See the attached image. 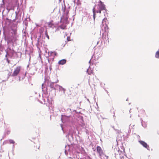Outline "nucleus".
<instances>
[{"label":"nucleus","mask_w":159,"mask_h":159,"mask_svg":"<svg viewBox=\"0 0 159 159\" xmlns=\"http://www.w3.org/2000/svg\"><path fill=\"white\" fill-rule=\"evenodd\" d=\"M58 81L57 80V81L55 82H52L51 81H48V86L47 87H49L52 89L51 91L49 93V94L48 95V92L46 91L45 92H44L43 93L45 94H46V96L48 98H50L51 99L55 97L56 95V90L57 89V87L59 85L57 84L56 83Z\"/></svg>","instance_id":"f257e3e1"},{"label":"nucleus","mask_w":159,"mask_h":159,"mask_svg":"<svg viewBox=\"0 0 159 159\" xmlns=\"http://www.w3.org/2000/svg\"><path fill=\"white\" fill-rule=\"evenodd\" d=\"M11 33L12 34L11 36L8 35H5L4 33H3L4 39L7 41V43L16 41V38L18 37L16 29L11 28Z\"/></svg>","instance_id":"f03ea898"},{"label":"nucleus","mask_w":159,"mask_h":159,"mask_svg":"<svg viewBox=\"0 0 159 159\" xmlns=\"http://www.w3.org/2000/svg\"><path fill=\"white\" fill-rule=\"evenodd\" d=\"M97 6H95L93 9V20L94 21L95 20L96 17V13H101L102 10H104L105 11H104V13L107 11V10L105 7V5L101 1H99V3L98 5L97 8L96 9V7Z\"/></svg>","instance_id":"7ed1b4c3"},{"label":"nucleus","mask_w":159,"mask_h":159,"mask_svg":"<svg viewBox=\"0 0 159 159\" xmlns=\"http://www.w3.org/2000/svg\"><path fill=\"white\" fill-rule=\"evenodd\" d=\"M62 10L63 12V15L62 17L61 18V21L63 19L64 21L65 22H67L68 19L69 18L68 14L69 12V8H67L65 5L64 6L62 5ZM61 22V21H60Z\"/></svg>","instance_id":"20e7f679"},{"label":"nucleus","mask_w":159,"mask_h":159,"mask_svg":"<svg viewBox=\"0 0 159 159\" xmlns=\"http://www.w3.org/2000/svg\"><path fill=\"white\" fill-rule=\"evenodd\" d=\"M7 54L6 55V57L7 56L10 57L11 58L13 57V55L15 51L13 49H11V48H9L8 49L7 51H6Z\"/></svg>","instance_id":"39448f33"},{"label":"nucleus","mask_w":159,"mask_h":159,"mask_svg":"<svg viewBox=\"0 0 159 159\" xmlns=\"http://www.w3.org/2000/svg\"><path fill=\"white\" fill-rule=\"evenodd\" d=\"M21 67L20 66H17L13 72L11 74V76L14 77L17 75L20 72Z\"/></svg>","instance_id":"423d86ee"},{"label":"nucleus","mask_w":159,"mask_h":159,"mask_svg":"<svg viewBox=\"0 0 159 159\" xmlns=\"http://www.w3.org/2000/svg\"><path fill=\"white\" fill-rule=\"evenodd\" d=\"M139 142L144 148L147 149L148 150H150L149 145L144 141L140 140L139 141Z\"/></svg>","instance_id":"0eeeda50"},{"label":"nucleus","mask_w":159,"mask_h":159,"mask_svg":"<svg viewBox=\"0 0 159 159\" xmlns=\"http://www.w3.org/2000/svg\"><path fill=\"white\" fill-rule=\"evenodd\" d=\"M22 53L20 52H15L13 55V57H12V59H17L19 57H20L21 56Z\"/></svg>","instance_id":"6e6552de"},{"label":"nucleus","mask_w":159,"mask_h":159,"mask_svg":"<svg viewBox=\"0 0 159 159\" xmlns=\"http://www.w3.org/2000/svg\"><path fill=\"white\" fill-rule=\"evenodd\" d=\"M57 90H59L60 91L63 92V93L64 94L65 92L66 89L63 88L62 86L60 85L57 86Z\"/></svg>","instance_id":"1a4fd4ad"},{"label":"nucleus","mask_w":159,"mask_h":159,"mask_svg":"<svg viewBox=\"0 0 159 159\" xmlns=\"http://www.w3.org/2000/svg\"><path fill=\"white\" fill-rule=\"evenodd\" d=\"M97 150L98 153L100 155H101L102 154V150L101 148L99 146H98L97 147Z\"/></svg>","instance_id":"9d476101"},{"label":"nucleus","mask_w":159,"mask_h":159,"mask_svg":"<svg viewBox=\"0 0 159 159\" xmlns=\"http://www.w3.org/2000/svg\"><path fill=\"white\" fill-rule=\"evenodd\" d=\"M71 116L70 115H68V116H67V115H61V120H62V121L63 122H65V121L64 120L66 119V118H69V117H70V116Z\"/></svg>","instance_id":"9b49d317"},{"label":"nucleus","mask_w":159,"mask_h":159,"mask_svg":"<svg viewBox=\"0 0 159 159\" xmlns=\"http://www.w3.org/2000/svg\"><path fill=\"white\" fill-rule=\"evenodd\" d=\"M66 62V60L65 59H63L60 60L58 62V64L59 65H63L65 64Z\"/></svg>","instance_id":"f8f14e48"},{"label":"nucleus","mask_w":159,"mask_h":159,"mask_svg":"<svg viewBox=\"0 0 159 159\" xmlns=\"http://www.w3.org/2000/svg\"><path fill=\"white\" fill-rule=\"evenodd\" d=\"M26 74H25L21 75L20 73L19 74V75L18 76L19 77V81H20L21 80H23L24 79L25 76H26Z\"/></svg>","instance_id":"ddd939ff"},{"label":"nucleus","mask_w":159,"mask_h":159,"mask_svg":"<svg viewBox=\"0 0 159 159\" xmlns=\"http://www.w3.org/2000/svg\"><path fill=\"white\" fill-rule=\"evenodd\" d=\"M66 28V25H64V24H62L60 25L58 27V29L59 28L62 29V30L65 29Z\"/></svg>","instance_id":"4468645a"},{"label":"nucleus","mask_w":159,"mask_h":159,"mask_svg":"<svg viewBox=\"0 0 159 159\" xmlns=\"http://www.w3.org/2000/svg\"><path fill=\"white\" fill-rule=\"evenodd\" d=\"M102 39L104 40V41L105 43H106V42L107 41V40H108V39H106V33H103L102 34Z\"/></svg>","instance_id":"2eb2a0df"},{"label":"nucleus","mask_w":159,"mask_h":159,"mask_svg":"<svg viewBox=\"0 0 159 159\" xmlns=\"http://www.w3.org/2000/svg\"><path fill=\"white\" fill-rule=\"evenodd\" d=\"M65 154L67 155V151L68 150H69V148H70L69 145H66L65 146Z\"/></svg>","instance_id":"dca6fc26"},{"label":"nucleus","mask_w":159,"mask_h":159,"mask_svg":"<svg viewBox=\"0 0 159 159\" xmlns=\"http://www.w3.org/2000/svg\"><path fill=\"white\" fill-rule=\"evenodd\" d=\"M80 159H92L89 156L87 155L84 156L82 158H80Z\"/></svg>","instance_id":"f3484780"},{"label":"nucleus","mask_w":159,"mask_h":159,"mask_svg":"<svg viewBox=\"0 0 159 159\" xmlns=\"http://www.w3.org/2000/svg\"><path fill=\"white\" fill-rule=\"evenodd\" d=\"M155 57L157 58H159V50L156 52L155 53Z\"/></svg>","instance_id":"a211bd4d"},{"label":"nucleus","mask_w":159,"mask_h":159,"mask_svg":"<svg viewBox=\"0 0 159 159\" xmlns=\"http://www.w3.org/2000/svg\"><path fill=\"white\" fill-rule=\"evenodd\" d=\"M141 124L145 128L146 126L147 125L146 124H145L144 122V124H143V122L142 119H141Z\"/></svg>","instance_id":"6ab92c4d"},{"label":"nucleus","mask_w":159,"mask_h":159,"mask_svg":"<svg viewBox=\"0 0 159 159\" xmlns=\"http://www.w3.org/2000/svg\"><path fill=\"white\" fill-rule=\"evenodd\" d=\"M45 34L46 37L48 38V39H49V35L48 34V32L47 30H46L45 31Z\"/></svg>","instance_id":"aec40b11"},{"label":"nucleus","mask_w":159,"mask_h":159,"mask_svg":"<svg viewBox=\"0 0 159 159\" xmlns=\"http://www.w3.org/2000/svg\"><path fill=\"white\" fill-rule=\"evenodd\" d=\"M8 141L10 143V144H14L15 143V142L13 140H12L11 139H10Z\"/></svg>","instance_id":"412c9836"},{"label":"nucleus","mask_w":159,"mask_h":159,"mask_svg":"<svg viewBox=\"0 0 159 159\" xmlns=\"http://www.w3.org/2000/svg\"><path fill=\"white\" fill-rule=\"evenodd\" d=\"M107 20V19L106 18H104L102 21V24L104 25V24H106V23H105L106 22Z\"/></svg>","instance_id":"4be33fe9"},{"label":"nucleus","mask_w":159,"mask_h":159,"mask_svg":"<svg viewBox=\"0 0 159 159\" xmlns=\"http://www.w3.org/2000/svg\"><path fill=\"white\" fill-rule=\"evenodd\" d=\"M68 137L69 139L70 138H71L72 139H73V135L72 134H69L68 135Z\"/></svg>","instance_id":"5701e85b"},{"label":"nucleus","mask_w":159,"mask_h":159,"mask_svg":"<svg viewBox=\"0 0 159 159\" xmlns=\"http://www.w3.org/2000/svg\"><path fill=\"white\" fill-rule=\"evenodd\" d=\"M5 132L7 134H9L10 133V130L8 129L6 130Z\"/></svg>","instance_id":"b1692460"},{"label":"nucleus","mask_w":159,"mask_h":159,"mask_svg":"<svg viewBox=\"0 0 159 159\" xmlns=\"http://www.w3.org/2000/svg\"><path fill=\"white\" fill-rule=\"evenodd\" d=\"M46 58H47V59H48V62L51 64L52 63V62H51V60L50 59H49L47 57H46Z\"/></svg>","instance_id":"393cba45"},{"label":"nucleus","mask_w":159,"mask_h":159,"mask_svg":"<svg viewBox=\"0 0 159 159\" xmlns=\"http://www.w3.org/2000/svg\"><path fill=\"white\" fill-rule=\"evenodd\" d=\"M116 131V133L119 134H120L121 133L120 130H118V129H116V130H115Z\"/></svg>","instance_id":"a878e982"},{"label":"nucleus","mask_w":159,"mask_h":159,"mask_svg":"<svg viewBox=\"0 0 159 159\" xmlns=\"http://www.w3.org/2000/svg\"><path fill=\"white\" fill-rule=\"evenodd\" d=\"M41 37V35L39 36V37L38 39V40H37V43L36 44V45H38V44H39V39Z\"/></svg>","instance_id":"bb28decb"},{"label":"nucleus","mask_w":159,"mask_h":159,"mask_svg":"<svg viewBox=\"0 0 159 159\" xmlns=\"http://www.w3.org/2000/svg\"><path fill=\"white\" fill-rule=\"evenodd\" d=\"M6 58H5V59H6L7 62H8V63H10V60L8 59V58H7V57H6Z\"/></svg>","instance_id":"cd10ccee"},{"label":"nucleus","mask_w":159,"mask_h":159,"mask_svg":"<svg viewBox=\"0 0 159 159\" xmlns=\"http://www.w3.org/2000/svg\"><path fill=\"white\" fill-rule=\"evenodd\" d=\"M15 13L16 14V19H18L19 17V16H17V12L16 11Z\"/></svg>","instance_id":"c85d7f7f"},{"label":"nucleus","mask_w":159,"mask_h":159,"mask_svg":"<svg viewBox=\"0 0 159 159\" xmlns=\"http://www.w3.org/2000/svg\"><path fill=\"white\" fill-rule=\"evenodd\" d=\"M43 86H44V84H42V89L43 91H44V89L45 88H43Z\"/></svg>","instance_id":"c756f323"},{"label":"nucleus","mask_w":159,"mask_h":159,"mask_svg":"<svg viewBox=\"0 0 159 159\" xmlns=\"http://www.w3.org/2000/svg\"><path fill=\"white\" fill-rule=\"evenodd\" d=\"M6 20L7 21H8L9 22H10L11 21V20L8 18H7L6 19Z\"/></svg>","instance_id":"7c9ffc66"},{"label":"nucleus","mask_w":159,"mask_h":159,"mask_svg":"<svg viewBox=\"0 0 159 159\" xmlns=\"http://www.w3.org/2000/svg\"><path fill=\"white\" fill-rule=\"evenodd\" d=\"M49 69H50V70L51 71V70L52 69V68H51V64H50V67H49Z\"/></svg>","instance_id":"2f4dec72"},{"label":"nucleus","mask_w":159,"mask_h":159,"mask_svg":"<svg viewBox=\"0 0 159 159\" xmlns=\"http://www.w3.org/2000/svg\"><path fill=\"white\" fill-rule=\"evenodd\" d=\"M8 75H9V76L11 75V72H9L8 74Z\"/></svg>","instance_id":"473e14b6"},{"label":"nucleus","mask_w":159,"mask_h":159,"mask_svg":"<svg viewBox=\"0 0 159 159\" xmlns=\"http://www.w3.org/2000/svg\"><path fill=\"white\" fill-rule=\"evenodd\" d=\"M14 148H15V145H13L12 146V149L13 150H14Z\"/></svg>","instance_id":"72a5a7b5"},{"label":"nucleus","mask_w":159,"mask_h":159,"mask_svg":"<svg viewBox=\"0 0 159 159\" xmlns=\"http://www.w3.org/2000/svg\"><path fill=\"white\" fill-rule=\"evenodd\" d=\"M79 0H77V2H78V1H79ZM73 2L75 3L76 2V0H73Z\"/></svg>","instance_id":"f704fd0d"},{"label":"nucleus","mask_w":159,"mask_h":159,"mask_svg":"<svg viewBox=\"0 0 159 159\" xmlns=\"http://www.w3.org/2000/svg\"><path fill=\"white\" fill-rule=\"evenodd\" d=\"M88 130L86 129V130L85 132H86V134H88Z\"/></svg>","instance_id":"c9c22d12"},{"label":"nucleus","mask_w":159,"mask_h":159,"mask_svg":"<svg viewBox=\"0 0 159 159\" xmlns=\"http://www.w3.org/2000/svg\"><path fill=\"white\" fill-rule=\"evenodd\" d=\"M54 55L55 56H57V52H54Z\"/></svg>","instance_id":"e433bc0d"},{"label":"nucleus","mask_w":159,"mask_h":159,"mask_svg":"<svg viewBox=\"0 0 159 159\" xmlns=\"http://www.w3.org/2000/svg\"><path fill=\"white\" fill-rule=\"evenodd\" d=\"M27 69L28 70V68H29V64L27 65Z\"/></svg>","instance_id":"4c0bfd02"},{"label":"nucleus","mask_w":159,"mask_h":159,"mask_svg":"<svg viewBox=\"0 0 159 159\" xmlns=\"http://www.w3.org/2000/svg\"><path fill=\"white\" fill-rule=\"evenodd\" d=\"M112 128L115 130H116V129L115 128H114V126H112Z\"/></svg>","instance_id":"58836bf2"},{"label":"nucleus","mask_w":159,"mask_h":159,"mask_svg":"<svg viewBox=\"0 0 159 159\" xmlns=\"http://www.w3.org/2000/svg\"><path fill=\"white\" fill-rule=\"evenodd\" d=\"M120 157L121 158V159H122V158L123 157V156L121 158L120 156ZM123 159H124L123 158Z\"/></svg>","instance_id":"ea45409f"},{"label":"nucleus","mask_w":159,"mask_h":159,"mask_svg":"<svg viewBox=\"0 0 159 159\" xmlns=\"http://www.w3.org/2000/svg\"><path fill=\"white\" fill-rule=\"evenodd\" d=\"M96 105H97V106L98 108V105L97 104V103H96Z\"/></svg>","instance_id":"a19ab883"},{"label":"nucleus","mask_w":159,"mask_h":159,"mask_svg":"<svg viewBox=\"0 0 159 159\" xmlns=\"http://www.w3.org/2000/svg\"><path fill=\"white\" fill-rule=\"evenodd\" d=\"M90 62H91V60H90L89 61V63H90Z\"/></svg>","instance_id":"79ce46f5"},{"label":"nucleus","mask_w":159,"mask_h":159,"mask_svg":"<svg viewBox=\"0 0 159 159\" xmlns=\"http://www.w3.org/2000/svg\"><path fill=\"white\" fill-rule=\"evenodd\" d=\"M52 61H53V60H54V58H53L52 59Z\"/></svg>","instance_id":"37998d69"},{"label":"nucleus","mask_w":159,"mask_h":159,"mask_svg":"<svg viewBox=\"0 0 159 159\" xmlns=\"http://www.w3.org/2000/svg\"><path fill=\"white\" fill-rule=\"evenodd\" d=\"M106 27H107V29H108V26L107 25V26H106Z\"/></svg>","instance_id":"c03bdc74"},{"label":"nucleus","mask_w":159,"mask_h":159,"mask_svg":"<svg viewBox=\"0 0 159 159\" xmlns=\"http://www.w3.org/2000/svg\"><path fill=\"white\" fill-rule=\"evenodd\" d=\"M113 116L114 117H115V115H113Z\"/></svg>","instance_id":"a18cd8bd"},{"label":"nucleus","mask_w":159,"mask_h":159,"mask_svg":"<svg viewBox=\"0 0 159 159\" xmlns=\"http://www.w3.org/2000/svg\"><path fill=\"white\" fill-rule=\"evenodd\" d=\"M142 111L144 112V110H142Z\"/></svg>","instance_id":"49530a36"},{"label":"nucleus","mask_w":159,"mask_h":159,"mask_svg":"<svg viewBox=\"0 0 159 159\" xmlns=\"http://www.w3.org/2000/svg\"><path fill=\"white\" fill-rule=\"evenodd\" d=\"M118 136H117V139H118Z\"/></svg>","instance_id":"de8ad7c7"},{"label":"nucleus","mask_w":159,"mask_h":159,"mask_svg":"<svg viewBox=\"0 0 159 159\" xmlns=\"http://www.w3.org/2000/svg\"><path fill=\"white\" fill-rule=\"evenodd\" d=\"M106 91L107 92V93H108V91L107 90H106Z\"/></svg>","instance_id":"09e8293b"},{"label":"nucleus","mask_w":159,"mask_h":159,"mask_svg":"<svg viewBox=\"0 0 159 159\" xmlns=\"http://www.w3.org/2000/svg\"><path fill=\"white\" fill-rule=\"evenodd\" d=\"M88 101L89 102V99H88Z\"/></svg>","instance_id":"8fccbe9b"},{"label":"nucleus","mask_w":159,"mask_h":159,"mask_svg":"<svg viewBox=\"0 0 159 159\" xmlns=\"http://www.w3.org/2000/svg\"><path fill=\"white\" fill-rule=\"evenodd\" d=\"M128 98L126 100V101H127L128 100Z\"/></svg>","instance_id":"3c124183"},{"label":"nucleus","mask_w":159,"mask_h":159,"mask_svg":"<svg viewBox=\"0 0 159 159\" xmlns=\"http://www.w3.org/2000/svg\"><path fill=\"white\" fill-rule=\"evenodd\" d=\"M98 42H97V44H98Z\"/></svg>","instance_id":"603ef678"},{"label":"nucleus","mask_w":159,"mask_h":159,"mask_svg":"<svg viewBox=\"0 0 159 159\" xmlns=\"http://www.w3.org/2000/svg\"><path fill=\"white\" fill-rule=\"evenodd\" d=\"M62 129L63 130V128L62 127Z\"/></svg>","instance_id":"864d4df0"},{"label":"nucleus","mask_w":159,"mask_h":159,"mask_svg":"<svg viewBox=\"0 0 159 159\" xmlns=\"http://www.w3.org/2000/svg\"><path fill=\"white\" fill-rule=\"evenodd\" d=\"M158 134H159V133H158Z\"/></svg>","instance_id":"5fc2aeb1"},{"label":"nucleus","mask_w":159,"mask_h":159,"mask_svg":"<svg viewBox=\"0 0 159 159\" xmlns=\"http://www.w3.org/2000/svg\"><path fill=\"white\" fill-rule=\"evenodd\" d=\"M59 1H61V0H59Z\"/></svg>","instance_id":"6e6d98bb"}]
</instances>
